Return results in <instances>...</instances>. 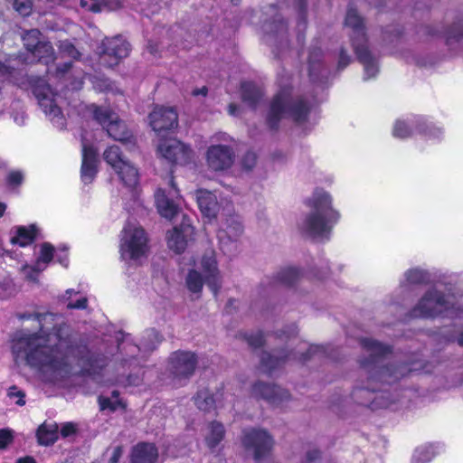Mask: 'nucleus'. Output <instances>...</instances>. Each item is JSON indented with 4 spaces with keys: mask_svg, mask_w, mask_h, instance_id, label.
<instances>
[{
    "mask_svg": "<svg viewBox=\"0 0 463 463\" xmlns=\"http://www.w3.org/2000/svg\"><path fill=\"white\" fill-rule=\"evenodd\" d=\"M90 109L95 119L102 125L110 137L122 143L132 142V136L126 125L118 119L114 112L107 108L97 107L94 104L90 106Z\"/></svg>",
    "mask_w": 463,
    "mask_h": 463,
    "instance_id": "nucleus-12",
    "label": "nucleus"
},
{
    "mask_svg": "<svg viewBox=\"0 0 463 463\" xmlns=\"http://www.w3.org/2000/svg\"><path fill=\"white\" fill-rule=\"evenodd\" d=\"M256 160H257L256 154L253 152H248L243 156V158L241 160V165L245 169L250 170L255 165Z\"/></svg>",
    "mask_w": 463,
    "mask_h": 463,
    "instance_id": "nucleus-47",
    "label": "nucleus"
},
{
    "mask_svg": "<svg viewBox=\"0 0 463 463\" xmlns=\"http://www.w3.org/2000/svg\"><path fill=\"white\" fill-rule=\"evenodd\" d=\"M24 44L27 52L39 61L49 63L59 59L72 58L78 59L80 55V52L69 41H62L59 45V55L54 56L53 49L49 43L41 40V33L36 29L27 31L22 36Z\"/></svg>",
    "mask_w": 463,
    "mask_h": 463,
    "instance_id": "nucleus-6",
    "label": "nucleus"
},
{
    "mask_svg": "<svg viewBox=\"0 0 463 463\" xmlns=\"http://www.w3.org/2000/svg\"><path fill=\"white\" fill-rule=\"evenodd\" d=\"M418 129L420 132H422L428 139L433 141L440 140L443 137L444 134L443 129L440 127L426 124L425 122H422V120L420 118Z\"/></svg>",
    "mask_w": 463,
    "mask_h": 463,
    "instance_id": "nucleus-35",
    "label": "nucleus"
},
{
    "mask_svg": "<svg viewBox=\"0 0 463 463\" xmlns=\"http://www.w3.org/2000/svg\"><path fill=\"white\" fill-rule=\"evenodd\" d=\"M380 399H384L383 393L379 395V396H377L375 398L376 401H375V405L374 406L388 407L390 405V403L388 402H385V401L384 402H378V400H380Z\"/></svg>",
    "mask_w": 463,
    "mask_h": 463,
    "instance_id": "nucleus-59",
    "label": "nucleus"
},
{
    "mask_svg": "<svg viewBox=\"0 0 463 463\" xmlns=\"http://www.w3.org/2000/svg\"><path fill=\"white\" fill-rule=\"evenodd\" d=\"M298 276V270L296 268H288L281 273V280L290 284Z\"/></svg>",
    "mask_w": 463,
    "mask_h": 463,
    "instance_id": "nucleus-45",
    "label": "nucleus"
},
{
    "mask_svg": "<svg viewBox=\"0 0 463 463\" xmlns=\"http://www.w3.org/2000/svg\"><path fill=\"white\" fill-rule=\"evenodd\" d=\"M80 6L93 13L101 12L105 8L103 0H80Z\"/></svg>",
    "mask_w": 463,
    "mask_h": 463,
    "instance_id": "nucleus-39",
    "label": "nucleus"
},
{
    "mask_svg": "<svg viewBox=\"0 0 463 463\" xmlns=\"http://www.w3.org/2000/svg\"><path fill=\"white\" fill-rule=\"evenodd\" d=\"M40 326L38 333H21L14 340L13 353L51 378H61L73 370L76 363L82 371L92 373L103 366L99 359L90 355L85 347L75 349L68 335V328L59 323L61 317L52 313L33 316Z\"/></svg>",
    "mask_w": 463,
    "mask_h": 463,
    "instance_id": "nucleus-1",
    "label": "nucleus"
},
{
    "mask_svg": "<svg viewBox=\"0 0 463 463\" xmlns=\"http://www.w3.org/2000/svg\"><path fill=\"white\" fill-rule=\"evenodd\" d=\"M305 204L311 212L301 222L302 231L315 240H327L340 219L339 212L334 207L332 194L324 188L317 187L305 200Z\"/></svg>",
    "mask_w": 463,
    "mask_h": 463,
    "instance_id": "nucleus-2",
    "label": "nucleus"
},
{
    "mask_svg": "<svg viewBox=\"0 0 463 463\" xmlns=\"http://www.w3.org/2000/svg\"><path fill=\"white\" fill-rule=\"evenodd\" d=\"M322 57V51L320 48H314L310 50L308 54V63H309V71L310 74H312V71L314 70V66L317 62L320 61Z\"/></svg>",
    "mask_w": 463,
    "mask_h": 463,
    "instance_id": "nucleus-44",
    "label": "nucleus"
},
{
    "mask_svg": "<svg viewBox=\"0 0 463 463\" xmlns=\"http://www.w3.org/2000/svg\"><path fill=\"white\" fill-rule=\"evenodd\" d=\"M279 360V359L277 356L275 357L274 355H271L269 354H265L261 358L262 366L267 371L270 372L278 365Z\"/></svg>",
    "mask_w": 463,
    "mask_h": 463,
    "instance_id": "nucleus-43",
    "label": "nucleus"
},
{
    "mask_svg": "<svg viewBox=\"0 0 463 463\" xmlns=\"http://www.w3.org/2000/svg\"><path fill=\"white\" fill-rule=\"evenodd\" d=\"M449 300L444 299L437 290L428 291L411 310L414 317H433L442 313L451 317H463V309L449 307Z\"/></svg>",
    "mask_w": 463,
    "mask_h": 463,
    "instance_id": "nucleus-10",
    "label": "nucleus"
},
{
    "mask_svg": "<svg viewBox=\"0 0 463 463\" xmlns=\"http://www.w3.org/2000/svg\"><path fill=\"white\" fill-rule=\"evenodd\" d=\"M307 348H308V352H312V353H314L315 349H317V347L308 346V345L307 343H301L300 348H299V351H298V354H300V352H302Z\"/></svg>",
    "mask_w": 463,
    "mask_h": 463,
    "instance_id": "nucleus-60",
    "label": "nucleus"
},
{
    "mask_svg": "<svg viewBox=\"0 0 463 463\" xmlns=\"http://www.w3.org/2000/svg\"><path fill=\"white\" fill-rule=\"evenodd\" d=\"M173 373L176 377L191 375L196 365L194 354L191 352H176L171 358Z\"/></svg>",
    "mask_w": 463,
    "mask_h": 463,
    "instance_id": "nucleus-24",
    "label": "nucleus"
},
{
    "mask_svg": "<svg viewBox=\"0 0 463 463\" xmlns=\"http://www.w3.org/2000/svg\"><path fill=\"white\" fill-rule=\"evenodd\" d=\"M35 234V225L17 227L14 234L11 237V242L13 244H18L19 246L24 247L33 242Z\"/></svg>",
    "mask_w": 463,
    "mask_h": 463,
    "instance_id": "nucleus-30",
    "label": "nucleus"
},
{
    "mask_svg": "<svg viewBox=\"0 0 463 463\" xmlns=\"http://www.w3.org/2000/svg\"><path fill=\"white\" fill-rule=\"evenodd\" d=\"M93 88L98 91H114L113 84L106 78L101 76H93L90 79Z\"/></svg>",
    "mask_w": 463,
    "mask_h": 463,
    "instance_id": "nucleus-38",
    "label": "nucleus"
},
{
    "mask_svg": "<svg viewBox=\"0 0 463 463\" xmlns=\"http://www.w3.org/2000/svg\"><path fill=\"white\" fill-rule=\"evenodd\" d=\"M419 118H408L397 119L392 128V135L397 138H407L413 133V129H418Z\"/></svg>",
    "mask_w": 463,
    "mask_h": 463,
    "instance_id": "nucleus-29",
    "label": "nucleus"
},
{
    "mask_svg": "<svg viewBox=\"0 0 463 463\" xmlns=\"http://www.w3.org/2000/svg\"><path fill=\"white\" fill-rule=\"evenodd\" d=\"M309 106L302 99H294L288 88L281 90L270 103L267 122L270 128H276L279 121L288 118L298 125L307 119Z\"/></svg>",
    "mask_w": 463,
    "mask_h": 463,
    "instance_id": "nucleus-4",
    "label": "nucleus"
},
{
    "mask_svg": "<svg viewBox=\"0 0 463 463\" xmlns=\"http://www.w3.org/2000/svg\"><path fill=\"white\" fill-rule=\"evenodd\" d=\"M234 162L233 150L225 145H212L206 151V163L213 171H224Z\"/></svg>",
    "mask_w": 463,
    "mask_h": 463,
    "instance_id": "nucleus-18",
    "label": "nucleus"
},
{
    "mask_svg": "<svg viewBox=\"0 0 463 463\" xmlns=\"http://www.w3.org/2000/svg\"><path fill=\"white\" fill-rule=\"evenodd\" d=\"M243 228L239 218L230 216L217 232L222 250L231 254L237 250V241L242 234Z\"/></svg>",
    "mask_w": 463,
    "mask_h": 463,
    "instance_id": "nucleus-16",
    "label": "nucleus"
},
{
    "mask_svg": "<svg viewBox=\"0 0 463 463\" xmlns=\"http://www.w3.org/2000/svg\"><path fill=\"white\" fill-rule=\"evenodd\" d=\"M157 154L171 163L186 165L194 162V150L180 140L170 137L159 141Z\"/></svg>",
    "mask_w": 463,
    "mask_h": 463,
    "instance_id": "nucleus-13",
    "label": "nucleus"
},
{
    "mask_svg": "<svg viewBox=\"0 0 463 463\" xmlns=\"http://www.w3.org/2000/svg\"><path fill=\"white\" fill-rule=\"evenodd\" d=\"M118 348L121 351H123V350L127 351L128 353L131 354L132 355L136 354L140 350V347L138 345L128 344V343H127L125 341L122 342L118 345Z\"/></svg>",
    "mask_w": 463,
    "mask_h": 463,
    "instance_id": "nucleus-49",
    "label": "nucleus"
},
{
    "mask_svg": "<svg viewBox=\"0 0 463 463\" xmlns=\"http://www.w3.org/2000/svg\"><path fill=\"white\" fill-rule=\"evenodd\" d=\"M350 57L345 53V52L341 51L338 58V68L344 69L345 68L349 62H350Z\"/></svg>",
    "mask_w": 463,
    "mask_h": 463,
    "instance_id": "nucleus-53",
    "label": "nucleus"
},
{
    "mask_svg": "<svg viewBox=\"0 0 463 463\" xmlns=\"http://www.w3.org/2000/svg\"><path fill=\"white\" fill-rule=\"evenodd\" d=\"M58 438V427L55 423L44 422L37 430L38 442L41 445L49 446Z\"/></svg>",
    "mask_w": 463,
    "mask_h": 463,
    "instance_id": "nucleus-31",
    "label": "nucleus"
},
{
    "mask_svg": "<svg viewBox=\"0 0 463 463\" xmlns=\"http://www.w3.org/2000/svg\"><path fill=\"white\" fill-rule=\"evenodd\" d=\"M24 175L21 171H12L7 176V182L10 185L15 186L22 183Z\"/></svg>",
    "mask_w": 463,
    "mask_h": 463,
    "instance_id": "nucleus-48",
    "label": "nucleus"
},
{
    "mask_svg": "<svg viewBox=\"0 0 463 463\" xmlns=\"http://www.w3.org/2000/svg\"><path fill=\"white\" fill-rule=\"evenodd\" d=\"M184 287L193 299L201 298L204 284L213 295H217L222 285V277L218 268L213 250L205 252L200 260H191V267L184 275Z\"/></svg>",
    "mask_w": 463,
    "mask_h": 463,
    "instance_id": "nucleus-3",
    "label": "nucleus"
},
{
    "mask_svg": "<svg viewBox=\"0 0 463 463\" xmlns=\"http://www.w3.org/2000/svg\"><path fill=\"white\" fill-rule=\"evenodd\" d=\"M97 149L88 145L86 139H82V163L80 169L81 181L90 184L98 173Z\"/></svg>",
    "mask_w": 463,
    "mask_h": 463,
    "instance_id": "nucleus-22",
    "label": "nucleus"
},
{
    "mask_svg": "<svg viewBox=\"0 0 463 463\" xmlns=\"http://www.w3.org/2000/svg\"><path fill=\"white\" fill-rule=\"evenodd\" d=\"M13 431L9 429L0 430V449L5 448L13 440Z\"/></svg>",
    "mask_w": 463,
    "mask_h": 463,
    "instance_id": "nucleus-46",
    "label": "nucleus"
},
{
    "mask_svg": "<svg viewBox=\"0 0 463 463\" xmlns=\"http://www.w3.org/2000/svg\"><path fill=\"white\" fill-rule=\"evenodd\" d=\"M54 257V249L50 243H43L41 245L40 254L35 263V268L31 266H24L23 271L25 277L31 280H35L39 271L43 270L47 264Z\"/></svg>",
    "mask_w": 463,
    "mask_h": 463,
    "instance_id": "nucleus-25",
    "label": "nucleus"
},
{
    "mask_svg": "<svg viewBox=\"0 0 463 463\" xmlns=\"http://www.w3.org/2000/svg\"><path fill=\"white\" fill-rule=\"evenodd\" d=\"M253 392L273 404H279L284 399L288 398V392L279 386L258 383L254 386Z\"/></svg>",
    "mask_w": 463,
    "mask_h": 463,
    "instance_id": "nucleus-27",
    "label": "nucleus"
},
{
    "mask_svg": "<svg viewBox=\"0 0 463 463\" xmlns=\"http://www.w3.org/2000/svg\"><path fill=\"white\" fill-rule=\"evenodd\" d=\"M155 199L156 209L162 217L171 220L177 214L180 196L173 179L170 181L169 191L166 193L159 188L155 194Z\"/></svg>",
    "mask_w": 463,
    "mask_h": 463,
    "instance_id": "nucleus-17",
    "label": "nucleus"
},
{
    "mask_svg": "<svg viewBox=\"0 0 463 463\" xmlns=\"http://www.w3.org/2000/svg\"><path fill=\"white\" fill-rule=\"evenodd\" d=\"M242 444L256 460H260L269 453L274 440L265 430L250 429L244 431Z\"/></svg>",
    "mask_w": 463,
    "mask_h": 463,
    "instance_id": "nucleus-14",
    "label": "nucleus"
},
{
    "mask_svg": "<svg viewBox=\"0 0 463 463\" xmlns=\"http://www.w3.org/2000/svg\"><path fill=\"white\" fill-rule=\"evenodd\" d=\"M461 38H463V25L457 24L448 32L447 43L448 44H452L454 42H458Z\"/></svg>",
    "mask_w": 463,
    "mask_h": 463,
    "instance_id": "nucleus-40",
    "label": "nucleus"
},
{
    "mask_svg": "<svg viewBox=\"0 0 463 463\" xmlns=\"http://www.w3.org/2000/svg\"><path fill=\"white\" fill-rule=\"evenodd\" d=\"M196 201L203 218L212 222L220 213L222 203H219L216 194L207 190H198Z\"/></svg>",
    "mask_w": 463,
    "mask_h": 463,
    "instance_id": "nucleus-23",
    "label": "nucleus"
},
{
    "mask_svg": "<svg viewBox=\"0 0 463 463\" xmlns=\"http://www.w3.org/2000/svg\"><path fill=\"white\" fill-rule=\"evenodd\" d=\"M87 307V298H80L76 302L69 301L67 304L68 308L83 309Z\"/></svg>",
    "mask_w": 463,
    "mask_h": 463,
    "instance_id": "nucleus-51",
    "label": "nucleus"
},
{
    "mask_svg": "<svg viewBox=\"0 0 463 463\" xmlns=\"http://www.w3.org/2000/svg\"><path fill=\"white\" fill-rule=\"evenodd\" d=\"M7 395L10 399L15 400L14 402L17 405L23 406L25 403L24 392L16 386H11L8 389Z\"/></svg>",
    "mask_w": 463,
    "mask_h": 463,
    "instance_id": "nucleus-41",
    "label": "nucleus"
},
{
    "mask_svg": "<svg viewBox=\"0 0 463 463\" xmlns=\"http://www.w3.org/2000/svg\"><path fill=\"white\" fill-rule=\"evenodd\" d=\"M82 86V80H80L78 81L71 82V90H80Z\"/></svg>",
    "mask_w": 463,
    "mask_h": 463,
    "instance_id": "nucleus-63",
    "label": "nucleus"
},
{
    "mask_svg": "<svg viewBox=\"0 0 463 463\" xmlns=\"http://www.w3.org/2000/svg\"><path fill=\"white\" fill-rule=\"evenodd\" d=\"M71 68V63L70 62H64L63 64V67L61 68V63H57V66H56V76L57 77H62L64 75V73Z\"/></svg>",
    "mask_w": 463,
    "mask_h": 463,
    "instance_id": "nucleus-55",
    "label": "nucleus"
},
{
    "mask_svg": "<svg viewBox=\"0 0 463 463\" xmlns=\"http://www.w3.org/2000/svg\"><path fill=\"white\" fill-rule=\"evenodd\" d=\"M17 463H36L35 459L33 457H24L17 460Z\"/></svg>",
    "mask_w": 463,
    "mask_h": 463,
    "instance_id": "nucleus-61",
    "label": "nucleus"
},
{
    "mask_svg": "<svg viewBox=\"0 0 463 463\" xmlns=\"http://www.w3.org/2000/svg\"><path fill=\"white\" fill-rule=\"evenodd\" d=\"M14 121L18 124V125H23L24 123V113H22L20 116H15L14 118Z\"/></svg>",
    "mask_w": 463,
    "mask_h": 463,
    "instance_id": "nucleus-64",
    "label": "nucleus"
},
{
    "mask_svg": "<svg viewBox=\"0 0 463 463\" xmlns=\"http://www.w3.org/2000/svg\"><path fill=\"white\" fill-rule=\"evenodd\" d=\"M130 52L129 43L122 37L106 39L99 52L100 62L108 67L117 65Z\"/></svg>",
    "mask_w": 463,
    "mask_h": 463,
    "instance_id": "nucleus-15",
    "label": "nucleus"
},
{
    "mask_svg": "<svg viewBox=\"0 0 463 463\" xmlns=\"http://www.w3.org/2000/svg\"><path fill=\"white\" fill-rule=\"evenodd\" d=\"M14 292V288L11 279H5L0 283V298H7L12 296Z\"/></svg>",
    "mask_w": 463,
    "mask_h": 463,
    "instance_id": "nucleus-42",
    "label": "nucleus"
},
{
    "mask_svg": "<svg viewBox=\"0 0 463 463\" xmlns=\"http://www.w3.org/2000/svg\"><path fill=\"white\" fill-rule=\"evenodd\" d=\"M26 62H28V58L14 56L0 51V81L20 85L18 78L21 74L20 67Z\"/></svg>",
    "mask_w": 463,
    "mask_h": 463,
    "instance_id": "nucleus-19",
    "label": "nucleus"
},
{
    "mask_svg": "<svg viewBox=\"0 0 463 463\" xmlns=\"http://www.w3.org/2000/svg\"><path fill=\"white\" fill-rule=\"evenodd\" d=\"M76 432V426L73 423L68 422L62 425L61 434L63 437H69Z\"/></svg>",
    "mask_w": 463,
    "mask_h": 463,
    "instance_id": "nucleus-50",
    "label": "nucleus"
},
{
    "mask_svg": "<svg viewBox=\"0 0 463 463\" xmlns=\"http://www.w3.org/2000/svg\"><path fill=\"white\" fill-rule=\"evenodd\" d=\"M206 94H207V88H205V87H203L201 89H196L193 91V95H194V96H198V95L205 96Z\"/></svg>",
    "mask_w": 463,
    "mask_h": 463,
    "instance_id": "nucleus-62",
    "label": "nucleus"
},
{
    "mask_svg": "<svg viewBox=\"0 0 463 463\" xmlns=\"http://www.w3.org/2000/svg\"><path fill=\"white\" fill-rule=\"evenodd\" d=\"M32 89L40 107L53 125L59 128H64L65 119L60 108L56 105L55 94L45 80L41 78L35 80L32 84Z\"/></svg>",
    "mask_w": 463,
    "mask_h": 463,
    "instance_id": "nucleus-11",
    "label": "nucleus"
},
{
    "mask_svg": "<svg viewBox=\"0 0 463 463\" xmlns=\"http://www.w3.org/2000/svg\"><path fill=\"white\" fill-rule=\"evenodd\" d=\"M158 451L152 443H138L131 453L132 463H157Z\"/></svg>",
    "mask_w": 463,
    "mask_h": 463,
    "instance_id": "nucleus-26",
    "label": "nucleus"
},
{
    "mask_svg": "<svg viewBox=\"0 0 463 463\" xmlns=\"http://www.w3.org/2000/svg\"><path fill=\"white\" fill-rule=\"evenodd\" d=\"M319 451L317 449H313L307 452V462L306 463H314L317 459L319 458Z\"/></svg>",
    "mask_w": 463,
    "mask_h": 463,
    "instance_id": "nucleus-57",
    "label": "nucleus"
},
{
    "mask_svg": "<svg viewBox=\"0 0 463 463\" xmlns=\"http://www.w3.org/2000/svg\"><path fill=\"white\" fill-rule=\"evenodd\" d=\"M99 402L102 411L109 410L110 411H115L125 408V404L118 398V394L116 392H112L111 397H99Z\"/></svg>",
    "mask_w": 463,
    "mask_h": 463,
    "instance_id": "nucleus-34",
    "label": "nucleus"
},
{
    "mask_svg": "<svg viewBox=\"0 0 463 463\" xmlns=\"http://www.w3.org/2000/svg\"><path fill=\"white\" fill-rule=\"evenodd\" d=\"M404 278L409 284H418L425 281L427 273L420 269L415 268L407 270Z\"/></svg>",
    "mask_w": 463,
    "mask_h": 463,
    "instance_id": "nucleus-37",
    "label": "nucleus"
},
{
    "mask_svg": "<svg viewBox=\"0 0 463 463\" xmlns=\"http://www.w3.org/2000/svg\"><path fill=\"white\" fill-rule=\"evenodd\" d=\"M149 123L153 130L160 133L163 130H170L177 127L178 116L173 108L156 106L149 114Z\"/></svg>",
    "mask_w": 463,
    "mask_h": 463,
    "instance_id": "nucleus-21",
    "label": "nucleus"
},
{
    "mask_svg": "<svg viewBox=\"0 0 463 463\" xmlns=\"http://www.w3.org/2000/svg\"><path fill=\"white\" fill-rule=\"evenodd\" d=\"M204 441L210 449H214L224 437V428L219 422H211L204 430Z\"/></svg>",
    "mask_w": 463,
    "mask_h": 463,
    "instance_id": "nucleus-28",
    "label": "nucleus"
},
{
    "mask_svg": "<svg viewBox=\"0 0 463 463\" xmlns=\"http://www.w3.org/2000/svg\"><path fill=\"white\" fill-rule=\"evenodd\" d=\"M242 99L250 106H255L261 97V91L251 82L241 84Z\"/></svg>",
    "mask_w": 463,
    "mask_h": 463,
    "instance_id": "nucleus-32",
    "label": "nucleus"
},
{
    "mask_svg": "<svg viewBox=\"0 0 463 463\" xmlns=\"http://www.w3.org/2000/svg\"><path fill=\"white\" fill-rule=\"evenodd\" d=\"M249 344L254 347H259L263 344V335L260 333L255 335H251L249 337Z\"/></svg>",
    "mask_w": 463,
    "mask_h": 463,
    "instance_id": "nucleus-52",
    "label": "nucleus"
},
{
    "mask_svg": "<svg viewBox=\"0 0 463 463\" xmlns=\"http://www.w3.org/2000/svg\"><path fill=\"white\" fill-rule=\"evenodd\" d=\"M148 252V238L146 231L137 222L128 221L120 234L119 254L128 264H137Z\"/></svg>",
    "mask_w": 463,
    "mask_h": 463,
    "instance_id": "nucleus-5",
    "label": "nucleus"
},
{
    "mask_svg": "<svg viewBox=\"0 0 463 463\" xmlns=\"http://www.w3.org/2000/svg\"><path fill=\"white\" fill-rule=\"evenodd\" d=\"M142 379H143L142 375L139 374V373H138L136 375L129 374L128 376L127 381L129 385H138L142 382Z\"/></svg>",
    "mask_w": 463,
    "mask_h": 463,
    "instance_id": "nucleus-56",
    "label": "nucleus"
},
{
    "mask_svg": "<svg viewBox=\"0 0 463 463\" xmlns=\"http://www.w3.org/2000/svg\"><path fill=\"white\" fill-rule=\"evenodd\" d=\"M122 455V449L120 447H117L114 449L113 450V453H112V456L109 459V462L110 463H118L119 458L121 457Z\"/></svg>",
    "mask_w": 463,
    "mask_h": 463,
    "instance_id": "nucleus-58",
    "label": "nucleus"
},
{
    "mask_svg": "<svg viewBox=\"0 0 463 463\" xmlns=\"http://www.w3.org/2000/svg\"><path fill=\"white\" fill-rule=\"evenodd\" d=\"M434 457L433 448L430 445L417 448L412 455L411 463H429Z\"/></svg>",
    "mask_w": 463,
    "mask_h": 463,
    "instance_id": "nucleus-36",
    "label": "nucleus"
},
{
    "mask_svg": "<svg viewBox=\"0 0 463 463\" xmlns=\"http://www.w3.org/2000/svg\"><path fill=\"white\" fill-rule=\"evenodd\" d=\"M103 157L106 163L110 165L117 174L120 182L127 188L130 189L131 192H134L135 195L139 180L138 170L122 156L118 146H109L104 151Z\"/></svg>",
    "mask_w": 463,
    "mask_h": 463,
    "instance_id": "nucleus-9",
    "label": "nucleus"
},
{
    "mask_svg": "<svg viewBox=\"0 0 463 463\" xmlns=\"http://www.w3.org/2000/svg\"><path fill=\"white\" fill-rule=\"evenodd\" d=\"M57 261L60 262L63 267L68 266V255L65 250H61L60 252H56Z\"/></svg>",
    "mask_w": 463,
    "mask_h": 463,
    "instance_id": "nucleus-54",
    "label": "nucleus"
},
{
    "mask_svg": "<svg viewBox=\"0 0 463 463\" xmlns=\"http://www.w3.org/2000/svg\"><path fill=\"white\" fill-rule=\"evenodd\" d=\"M194 230L188 218H184L179 227H175L167 235L168 248L176 253L183 252L194 240Z\"/></svg>",
    "mask_w": 463,
    "mask_h": 463,
    "instance_id": "nucleus-20",
    "label": "nucleus"
},
{
    "mask_svg": "<svg viewBox=\"0 0 463 463\" xmlns=\"http://www.w3.org/2000/svg\"><path fill=\"white\" fill-rule=\"evenodd\" d=\"M345 25L354 31L353 45L358 59L364 64L365 76L368 79L374 77L378 71L377 63L367 50L363 21L355 10H348Z\"/></svg>",
    "mask_w": 463,
    "mask_h": 463,
    "instance_id": "nucleus-7",
    "label": "nucleus"
},
{
    "mask_svg": "<svg viewBox=\"0 0 463 463\" xmlns=\"http://www.w3.org/2000/svg\"><path fill=\"white\" fill-rule=\"evenodd\" d=\"M194 402L198 409L202 411H210L216 406L217 399L213 398L208 390H203L195 396Z\"/></svg>",
    "mask_w": 463,
    "mask_h": 463,
    "instance_id": "nucleus-33",
    "label": "nucleus"
},
{
    "mask_svg": "<svg viewBox=\"0 0 463 463\" xmlns=\"http://www.w3.org/2000/svg\"><path fill=\"white\" fill-rule=\"evenodd\" d=\"M361 345L364 351L370 354L373 364L369 377L370 384L366 386L367 389L374 392L376 390L373 386H372L373 383H376L378 382L392 383L397 381L400 376L403 375V373L401 371V369L397 368L396 366L379 367L376 364V357L383 355L389 351L387 346L367 338L362 340Z\"/></svg>",
    "mask_w": 463,
    "mask_h": 463,
    "instance_id": "nucleus-8",
    "label": "nucleus"
}]
</instances>
